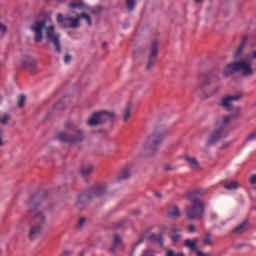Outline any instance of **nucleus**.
<instances>
[{"mask_svg":"<svg viewBox=\"0 0 256 256\" xmlns=\"http://www.w3.org/2000/svg\"><path fill=\"white\" fill-rule=\"evenodd\" d=\"M79 255H80V256H84V255H85V250L81 251V252L79 253Z\"/></svg>","mask_w":256,"mask_h":256,"instance_id":"nucleus-54","label":"nucleus"},{"mask_svg":"<svg viewBox=\"0 0 256 256\" xmlns=\"http://www.w3.org/2000/svg\"><path fill=\"white\" fill-rule=\"evenodd\" d=\"M211 74H203L198 86V91L202 93L201 98L202 99H209L210 95L207 94V90L209 89V86L211 85Z\"/></svg>","mask_w":256,"mask_h":256,"instance_id":"nucleus-13","label":"nucleus"},{"mask_svg":"<svg viewBox=\"0 0 256 256\" xmlns=\"http://www.w3.org/2000/svg\"><path fill=\"white\" fill-rule=\"evenodd\" d=\"M69 7L70 9H85V4L75 1L69 4Z\"/></svg>","mask_w":256,"mask_h":256,"instance_id":"nucleus-29","label":"nucleus"},{"mask_svg":"<svg viewBox=\"0 0 256 256\" xmlns=\"http://www.w3.org/2000/svg\"><path fill=\"white\" fill-rule=\"evenodd\" d=\"M159 236H157V234L155 233H150L147 237L148 241H151V243H157V238Z\"/></svg>","mask_w":256,"mask_h":256,"instance_id":"nucleus-33","label":"nucleus"},{"mask_svg":"<svg viewBox=\"0 0 256 256\" xmlns=\"http://www.w3.org/2000/svg\"><path fill=\"white\" fill-rule=\"evenodd\" d=\"M171 135V128L165 126L156 127L152 134H150L144 144L142 145V153L146 157H153L159 151V145L163 143V139Z\"/></svg>","mask_w":256,"mask_h":256,"instance_id":"nucleus-3","label":"nucleus"},{"mask_svg":"<svg viewBox=\"0 0 256 256\" xmlns=\"http://www.w3.org/2000/svg\"><path fill=\"white\" fill-rule=\"evenodd\" d=\"M243 99V93L239 92L232 96H226L222 98L219 103L220 107H223L225 111H233V101H241Z\"/></svg>","mask_w":256,"mask_h":256,"instance_id":"nucleus-12","label":"nucleus"},{"mask_svg":"<svg viewBox=\"0 0 256 256\" xmlns=\"http://www.w3.org/2000/svg\"><path fill=\"white\" fill-rule=\"evenodd\" d=\"M92 15H99L103 11V6H96L90 9Z\"/></svg>","mask_w":256,"mask_h":256,"instance_id":"nucleus-31","label":"nucleus"},{"mask_svg":"<svg viewBox=\"0 0 256 256\" xmlns=\"http://www.w3.org/2000/svg\"><path fill=\"white\" fill-rule=\"evenodd\" d=\"M154 195L155 197H157V199H163V194H161L160 192H155Z\"/></svg>","mask_w":256,"mask_h":256,"instance_id":"nucleus-49","label":"nucleus"},{"mask_svg":"<svg viewBox=\"0 0 256 256\" xmlns=\"http://www.w3.org/2000/svg\"><path fill=\"white\" fill-rule=\"evenodd\" d=\"M141 243H143V240H140L137 245H141Z\"/></svg>","mask_w":256,"mask_h":256,"instance_id":"nucleus-57","label":"nucleus"},{"mask_svg":"<svg viewBox=\"0 0 256 256\" xmlns=\"http://www.w3.org/2000/svg\"><path fill=\"white\" fill-rule=\"evenodd\" d=\"M130 214H132L134 217H137V216L141 215V210H139V209L132 210L130 212Z\"/></svg>","mask_w":256,"mask_h":256,"instance_id":"nucleus-38","label":"nucleus"},{"mask_svg":"<svg viewBox=\"0 0 256 256\" xmlns=\"http://www.w3.org/2000/svg\"><path fill=\"white\" fill-rule=\"evenodd\" d=\"M10 119L11 115L9 114L0 115V125H2L3 127L7 126L9 124Z\"/></svg>","mask_w":256,"mask_h":256,"instance_id":"nucleus-28","label":"nucleus"},{"mask_svg":"<svg viewBox=\"0 0 256 256\" xmlns=\"http://www.w3.org/2000/svg\"><path fill=\"white\" fill-rule=\"evenodd\" d=\"M98 133H103L104 135H107V130H99Z\"/></svg>","mask_w":256,"mask_h":256,"instance_id":"nucleus-51","label":"nucleus"},{"mask_svg":"<svg viewBox=\"0 0 256 256\" xmlns=\"http://www.w3.org/2000/svg\"><path fill=\"white\" fill-rule=\"evenodd\" d=\"M107 42H104L103 44H102V47H103V49H107Z\"/></svg>","mask_w":256,"mask_h":256,"instance_id":"nucleus-52","label":"nucleus"},{"mask_svg":"<svg viewBox=\"0 0 256 256\" xmlns=\"http://www.w3.org/2000/svg\"><path fill=\"white\" fill-rule=\"evenodd\" d=\"M133 171V164L126 165L116 177L117 181H127L131 179V173Z\"/></svg>","mask_w":256,"mask_h":256,"instance_id":"nucleus-16","label":"nucleus"},{"mask_svg":"<svg viewBox=\"0 0 256 256\" xmlns=\"http://www.w3.org/2000/svg\"><path fill=\"white\" fill-rule=\"evenodd\" d=\"M199 239L194 238L193 240L191 239H186L184 240V247H186V249H190L193 253H197L199 251Z\"/></svg>","mask_w":256,"mask_h":256,"instance_id":"nucleus-17","label":"nucleus"},{"mask_svg":"<svg viewBox=\"0 0 256 256\" xmlns=\"http://www.w3.org/2000/svg\"><path fill=\"white\" fill-rule=\"evenodd\" d=\"M119 243H121V236L119 234L114 235V241L112 243V247L110 248L111 253H115V249L119 247Z\"/></svg>","mask_w":256,"mask_h":256,"instance_id":"nucleus-25","label":"nucleus"},{"mask_svg":"<svg viewBox=\"0 0 256 256\" xmlns=\"http://www.w3.org/2000/svg\"><path fill=\"white\" fill-rule=\"evenodd\" d=\"M224 188L227 189L228 191H235L236 189H239V182L237 181L226 182L224 184Z\"/></svg>","mask_w":256,"mask_h":256,"instance_id":"nucleus-24","label":"nucleus"},{"mask_svg":"<svg viewBox=\"0 0 256 256\" xmlns=\"http://www.w3.org/2000/svg\"><path fill=\"white\" fill-rule=\"evenodd\" d=\"M30 31L34 34L35 43H41L46 37L47 43L55 47L56 53H61V34L57 32L55 25L47 26V19L36 18L30 25Z\"/></svg>","mask_w":256,"mask_h":256,"instance_id":"nucleus-2","label":"nucleus"},{"mask_svg":"<svg viewBox=\"0 0 256 256\" xmlns=\"http://www.w3.org/2000/svg\"><path fill=\"white\" fill-rule=\"evenodd\" d=\"M137 5V0H126V9L128 13H132Z\"/></svg>","mask_w":256,"mask_h":256,"instance_id":"nucleus-26","label":"nucleus"},{"mask_svg":"<svg viewBox=\"0 0 256 256\" xmlns=\"http://www.w3.org/2000/svg\"><path fill=\"white\" fill-rule=\"evenodd\" d=\"M131 109H133V103L129 102L122 112V119L124 123L129 121V117H131Z\"/></svg>","mask_w":256,"mask_h":256,"instance_id":"nucleus-22","label":"nucleus"},{"mask_svg":"<svg viewBox=\"0 0 256 256\" xmlns=\"http://www.w3.org/2000/svg\"><path fill=\"white\" fill-rule=\"evenodd\" d=\"M184 161H187L189 167H191L193 171H199V169H201V164H199V160H197V158L186 156Z\"/></svg>","mask_w":256,"mask_h":256,"instance_id":"nucleus-20","label":"nucleus"},{"mask_svg":"<svg viewBox=\"0 0 256 256\" xmlns=\"http://www.w3.org/2000/svg\"><path fill=\"white\" fill-rule=\"evenodd\" d=\"M188 231H189V233H195V231H197V229L195 228V225L190 224L188 226Z\"/></svg>","mask_w":256,"mask_h":256,"instance_id":"nucleus-42","label":"nucleus"},{"mask_svg":"<svg viewBox=\"0 0 256 256\" xmlns=\"http://www.w3.org/2000/svg\"><path fill=\"white\" fill-rule=\"evenodd\" d=\"M195 3H203V0H195Z\"/></svg>","mask_w":256,"mask_h":256,"instance_id":"nucleus-55","label":"nucleus"},{"mask_svg":"<svg viewBox=\"0 0 256 256\" xmlns=\"http://www.w3.org/2000/svg\"><path fill=\"white\" fill-rule=\"evenodd\" d=\"M196 256H211V253H204L198 250L196 252Z\"/></svg>","mask_w":256,"mask_h":256,"instance_id":"nucleus-44","label":"nucleus"},{"mask_svg":"<svg viewBox=\"0 0 256 256\" xmlns=\"http://www.w3.org/2000/svg\"><path fill=\"white\" fill-rule=\"evenodd\" d=\"M65 131L58 133L57 139L61 143H68L69 145H77L85 139V130L75 125L73 122H66Z\"/></svg>","mask_w":256,"mask_h":256,"instance_id":"nucleus-5","label":"nucleus"},{"mask_svg":"<svg viewBox=\"0 0 256 256\" xmlns=\"http://www.w3.org/2000/svg\"><path fill=\"white\" fill-rule=\"evenodd\" d=\"M248 227L249 222L247 220H244L242 223H240L232 230V235H243V233L247 231Z\"/></svg>","mask_w":256,"mask_h":256,"instance_id":"nucleus-18","label":"nucleus"},{"mask_svg":"<svg viewBox=\"0 0 256 256\" xmlns=\"http://www.w3.org/2000/svg\"><path fill=\"white\" fill-rule=\"evenodd\" d=\"M204 195H207V190L198 188V189L186 192L183 195V199H186V201H189L191 205H205V202L201 200V197H204Z\"/></svg>","mask_w":256,"mask_h":256,"instance_id":"nucleus-9","label":"nucleus"},{"mask_svg":"<svg viewBox=\"0 0 256 256\" xmlns=\"http://www.w3.org/2000/svg\"><path fill=\"white\" fill-rule=\"evenodd\" d=\"M171 231H172V233H177V232L181 231V229H179V228H172Z\"/></svg>","mask_w":256,"mask_h":256,"instance_id":"nucleus-50","label":"nucleus"},{"mask_svg":"<svg viewBox=\"0 0 256 256\" xmlns=\"http://www.w3.org/2000/svg\"><path fill=\"white\" fill-rule=\"evenodd\" d=\"M181 216V211L177 206H172L168 209V217H172L173 219H178Z\"/></svg>","mask_w":256,"mask_h":256,"instance_id":"nucleus-23","label":"nucleus"},{"mask_svg":"<svg viewBox=\"0 0 256 256\" xmlns=\"http://www.w3.org/2000/svg\"><path fill=\"white\" fill-rule=\"evenodd\" d=\"M156 243H157L158 245H161V247H163V245H164V243H165V240L163 239L162 236H158Z\"/></svg>","mask_w":256,"mask_h":256,"instance_id":"nucleus-37","label":"nucleus"},{"mask_svg":"<svg viewBox=\"0 0 256 256\" xmlns=\"http://www.w3.org/2000/svg\"><path fill=\"white\" fill-rule=\"evenodd\" d=\"M164 170H166V171H175V167H173L172 165L166 164L164 166Z\"/></svg>","mask_w":256,"mask_h":256,"instance_id":"nucleus-41","label":"nucleus"},{"mask_svg":"<svg viewBox=\"0 0 256 256\" xmlns=\"http://www.w3.org/2000/svg\"><path fill=\"white\" fill-rule=\"evenodd\" d=\"M0 147H3V140L0 138Z\"/></svg>","mask_w":256,"mask_h":256,"instance_id":"nucleus-56","label":"nucleus"},{"mask_svg":"<svg viewBox=\"0 0 256 256\" xmlns=\"http://www.w3.org/2000/svg\"><path fill=\"white\" fill-rule=\"evenodd\" d=\"M78 17H79L80 21H81V19H85V21L89 27H91V25H93V20H91V16H89V14L80 13V14H78Z\"/></svg>","mask_w":256,"mask_h":256,"instance_id":"nucleus-27","label":"nucleus"},{"mask_svg":"<svg viewBox=\"0 0 256 256\" xmlns=\"http://www.w3.org/2000/svg\"><path fill=\"white\" fill-rule=\"evenodd\" d=\"M204 245H213V241L211 240V233H207L206 237L203 240Z\"/></svg>","mask_w":256,"mask_h":256,"instance_id":"nucleus-32","label":"nucleus"},{"mask_svg":"<svg viewBox=\"0 0 256 256\" xmlns=\"http://www.w3.org/2000/svg\"><path fill=\"white\" fill-rule=\"evenodd\" d=\"M250 183H251V185H256V174L251 176Z\"/></svg>","mask_w":256,"mask_h":256,"instance_id":"nucleus-46","label":"nucleus"},{"mask_svg":"<svg viewBox=\"0 0 256 256\" xmlns=\"http://www.w3.org/2000/svg\"><path fill=\"white\" fill-rule=\"evenodd\" d=\"M166 256H176L175 251H173V250H168V251L166 252Z\"/></svg>","mask_w":256,"mask_h":256,"instance_id":"nucleus-48","label":"nucleus"},{"mask_svg":"<svg viewBox=\"0 0 256 256\" xmlns=\"http://www.w3.org/2000/svg\"><path fill=\"white\" fill-rule=\"evenodd\" d=\"M21 66L24 68V69H27L28 71H33L36 67V64H35V59L31 58V57H25L23 60H22V64Z\"/></svg>","mask_w":256,"mask_h":256,"instance_id":"nucleus-19","label":"nucleus"},{"mask_svg":"<svg viewBox=\"0 0 256 256\" xmlns=\"http://www.w3.org/2000/svg\"><path fill=\"white\" fill-rule=\"evenodd\" d=\"M62 254H63V256H71V255H73V251H71V250H64L62 252Z\"/></svg>","mask_w":256,"mask_h":256,"instance_id":"nucleus-45","label":"nucleus"},{"mask_svg":"<svg viewBox=\"0 0 256 256\" xmlns=\"http://www.w3.org/2000/svg\"><path fill=\"white\" fill-rule=\"evenodd\" d=\"M157 55H159V40L155 39L152 41L150 46L146 69H151V67H155V63H157Z\"/></svg>","mask_w":256,"mask_h":256,"instance_id":"nucleus-10","label":"nucleus"},{"mask_svg":"<svg viewBox=\"0 0 256 256\" xmlns=\"http://www.w3.org/2000/svg\"><path fill=\"white\" fill-rule=\"evenodd\" d=\"M248 41H249V35H247V34L243 35L242 42L240 43V45L238 46V48L236 49V51L233 54L234 61H238L239 59H241L243 57V51H244L245 47H247Z\"/></svg>","mask_w":256,"mask_h":256,"instance_id":"nucleus-15","label":"nucleus"},{"mask_svg":"<svg viewBox=\"0 0 256 256\" xmlns=\"http://www.w3.org/2000/svg\"><path fill=\"white\" fill-rule=\"evenodd\" d=\"M181 239V234H174L171 237V240L173 241V243H177V241H179Z\"/></svg>","mask_w":256,"mask_h":256,"instance_id":"nucleus-35","label":"nucleus"},{"mask_svg":"<svg viewBox=\"0 0 256 256\" xmlns=\"http://www.w3.org/2000/svg\"><path fill=\"white\" fill-rule=\"evenodd\" d=\"M71 59H73V57L69 54H67L65 57H64V63H71Z\"/></svg>","mask_w":256,"mask_h":256,"instance_id":"nucleus-40","label":"nucleus"},{"mask_svg":"<svg viewBox=\"0 0 256 256\" xmlns=\"http://www.w3.org/2000/svg\"><path fill=\"white\" fill-rule=\"evenodd\" d=\"M88 191H90V194L94 199L95 197H105V195H107V191H109V185L105 182H99L92 185Z\"/></svg>","mask_w":256,"mask_h":256,"instance_id":"nucleus-11","label":"nucleus"},{"mask_svg":"<svg viewBox=\"0 0 256 256\" xmlns=\"http://www.w3.org/2000/svg\"><path fill=\"white\" fill-rule=\"evenodd\" d=\"M246 141H256V131L250 133V134L246 137Z\"/></svg>","mask_w":256,"mask_h":256,"instance_id":"nucleus-34","label":"nucleus"},{"mask_svg":"<svg viewBox=\"0 0 256 256\" xmlns=\"http://www.w3.org/2000/svg\"><path fill=\"white\" fill-rule=\"evenodd\" d=\"M28 209L26 210V217L30 219L28 221L30 228L28 232V239L35 241L39 238V235L43 233V229L47 225V213L45 209L40 208L41 195L35 194L26 201Z\"/></svg>","mask_w":256,"mask_h":256,"instance_id":"nucleus-1","label":"nucleus"},{"mask_svg":"<svg viewBox=\"0 0 256 256\" xmlns=\"http://www.w3.org/2000/svg\"><path fill=\"white\" fill-rule=\"evenodd\" d=\"M93 171H95V166L89 164V165L81 166L79 173L84 178H86V177H89V175H91V173H93Z\"/></svg>","mask_w":256,"mask_h":256,"instance_id":"nucleus-21","label":"nucleus"},{"mask_svg":"<svg viewBox=\"0 0 256 256\" xmlns=\"http://www.w3.org/2000/svg\"><path fill=\"white\" fill-rule=\"evenodd\" d=\"M54 108L57 109L58 111H61V109H63V103L61 102L56 103Z\"/></svg>","mask_w":256,"mask_h":256,"instance_id":"nucleus-43","label":"nucleus"},{"mask_svg":"<svg viewBox=\"0 0 256 256\" xmlns=\"http://www.w3.org/2000/svg\"><path fill=\"white\" fill-rule=\"evenodd\" d=\"M27 101V97L25 95H20L18 97V107L22 109V107H25V102Z\"/></svg>","mask_w":256,"mask_h":256,"instance_id":"nucleus-30","label":"nucleus"},{"mask_svg":"<svg viewBox=\"0 0 256 256\" xmlns=\"http://www.w3.org/2000/svg\"><path fill=\"white\" fill-rule=\"evenodd\" d=\"M176 256H185V253L179 252L178 254H176Z\"/></svg>","mask_w":256,"mask_h":256,"instance_id":"nucleus-53","label":"nucleus"},{"mask_svg":"<svg viewBox=\"0 0 256 256\" xmlns=\"http://www.w3.org/2000/svg\"><path fill=\"white\" fill-rule=\"evenodd\" d=\"M56 23H58L62 29H79V27H81L79 14H76L75 18L69 15L63 16V14H57Z\"/></svg>","mask_w":256,"mask_h":256,"instance_id":"nucleus-8","label":"nucleus"},{"mask_svg":"<svg viewBox=\"0 0 256 256\" xmlns=\"http://www.w3.org/2000/svg\"><path fill=\"white\" fill-rule=\"evenodd\" d=\"M113 121H117V114H115V112L101 110L92 113V115L88 118L87 126L99 127L101 125H105V123H113Z\"/></svg>","mask_w":256,"mask_h":256,"instance_id":"nucleus-6","label":"nucleus"},{"mask_svg":"<svg viewBox=\"0 0 256 256\" xmlns=\"http://www.w3.org/2000/svg\"><path fill=\"white\" fill-rule=\"evenodd\" d=\"M231 121H233V116L231 115H223L216 119L214 123L215 128L208 135L206 147L216 145L219 141H223V139H227V137H229V125H231Z\"/></svg>","mask_w":256,"mask_h":256,"instance_id":"nucleus-4","label":"nucleus"},{"mask_svg":"<svg viewBox=\"0 0 256 256\" xmlns=\"http://www.w3.org/2000/svg\"><path fill=\"white\" fill-rule=\"evenodd\" d=\"M91 199L94 198L89 190L87 192L80 194L76 202L77 209H79L80 211H82V209H85V207L89 205V201H91Z\"/></svg>","mask_w":256,"mask_h":256,"instance_id":"nucleus-14","label":"nucleus"},{"mask_svg":"<svg viewBox=\"0 0 256 256\" xmlns=\"http://www.w3.org/2000/svg\"><path fill=\"white\" fill-rule=\"evenodd\" d=\"M86 223H87V219L86 218H80L79 222H78V226L79 227H85Z\"/></svg>","mask_w":256,"mask_h":256,"instance_id":"nucleus-36","label":"nucleus"},{"mask_svg":"<svg viewBox=\"0 0 256 256\" xmlns=\"http://www.w3.org/2000/svg\"><path fill=\"white\" fill-rule=\"evenodd\" d=\"M223 147H224V148H225V147H229V144H224Z\"/></svg>","mask_w":256,"mask_h":256,"instance_id":"nucleus-58","label":"nucleus"},{"mask_svg":"<svg viewBox=\"0 0 256 256\" xmlns=\"http://www.w3.org/2000/svg\"><path fill=\"white\" fill-rule=\"evenodd\" d=\"M188 221H199L205 217V204H191L184 208Z\"/></svg>","mask_w":256,"mask_h":256,"instance_id":"nucleus-7","label":"nucleus"},{"mask_svg":"<svg viewBox=\"0 0 256 256\" xmlns=\"http://www.w3.org/2000/svg\"><path fill=\"white\" fill-rule=\"evenodd\" d=\"M234 111H236V114H234L233 117H239V113L241 112V108H239V107L234 108Z\"/></svg>","mask_w":256,"mask_h":256,"instance_id":"nucleus-47","label":"nucleus"},{"mask_svg":"<svg viewBox=\"0 0 256 256\" xmlns=\"http://www.w3.org/2000/svg\"><path fill=\"white\" fill-rule=\"evenodd\" d=\"M0 33H7V26L0 22Z\"/></svg>","mask_w":256,"mask_h":256,"instance_id":"nucleus-39","label":"nucleus"}]
</instances>
